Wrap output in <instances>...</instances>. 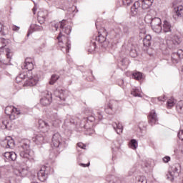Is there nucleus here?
I'll return each instance as SVG.
<instances>
[{"mask_svg":"<svg viewBox=\"0 0 183 183\" xmlns=\"http://www.w3.org/2000/svg\"><path fill=\"white\" fill-rule=\"evenodd\" d=\"M66 24V20H62L57 23L54 21L51 23V29L52 31H58V28L61 29L56 39L59 41V46L61 48V51L68 53L69 52V49H71V40L62 34V32H64L66 35H69L72 31V28L71 26H67Z\"/></svg>","mask_w":183,"mask_h":183,"instance_id":"f257e3e1","label":"nucleus"},{"mask_svg":"<svg viewBox=\"0 0 183 183\" xmlns=\"http://www.w3.org/2000/svg\"><path fill=\"white\" fill-rule=\"evenodd\" d=\"M19 155L24 161L35 162V154L31 150V141L24 139L18 147Z\"/></svg>","mask_w":183,"mask_h":183,"instance_id":"f03ea898","label":"nucleus"},{"mask_svg":"<svg viewBox=\"0 0 183 183\" xmlns=\"http://www.w3.org/2000/svg\"><path fill=\"white\" fill-rule=\"evenodd\" d=\"M6 41L4 38H0V66L1 65H11V61L14 53L10 49H6Z\"/></svg>","mask_w":183,"mask_h":183,"instance_id":"7ed1b4c3","label":"nucleus"},{"mask_svg":"<svg viewBox=\"0 0 183 183\" xmlns=\"http://www.w3.org/2000/svg\"><path fill=\"white\" fill-rule=\"evenodd\" d=\"M144 21L147 24H150L152 29L156 32V34H160V32L162 31V21H161V19L158 17L152 18V16L151 14H147L144 17Z\"/></svg>","mask_w":183,"mask_h":183,"instance_id":"20e7f679","label":"nucleus"},{"mask_svg":"<svg viewBox=\"0 0 183 183\" xmlns=\"http://www.w3.org/2000/svg\"><path fill=\"white\" fill-rule=\"evenodd\" d=\"M51 145H53L54 148H65L66 147H68L66 142L62 141V137L59 133H55L53 134Z\"/></svg>","mask_w":183,"mask_h":183,"instance_id":"39448f33","label":"nucleus"},{"mask_svg":"<svg viewBox=\"0 0 183 183\" xmlns=\"http://www.w3.org/2000/svg\"><path fill=\"white\" fill-rule=\"evenodd\" d=\"M51 174V167L48 166H42L37 173L39 181L45 182L48 179V175Z\"/></svg>","mask_w":183,"mask_h":183,"instance_id":"423d86ee","label":"nucleus"},{"mask_svg":"<svg viewBox=\"0 0 183 183\" xmlns=\"http://www.w3.org/2000/svg\"><path fill=\"white\" fill-rule=\"evenodd\" d=\"M38 81H39V76L37 74H33L32 71H29L24 86H35L38 84Z\"/></svg>","mask_w":183,"mask_h":183,"instance_id":"0eeeda50","label":"nucleus"},{"mask_svg":"<svg viewBox=\"0 0 183 183\" xmlns=\"http://www.w3.org/2000/svg\"><path fill=\"white\" fill-rule=\"evenodd\" d=\"M5 114L9 117L10 119H16L21 112L14 106H7L5 109Z\"/></svg>","mask_w":183,"mask_h":183,"instance_id":"6e6552de","label":"nucleus"},{"mask_svg":"<svg viewBox=\"0 0 183 183\" xmlns=\"http://www.w3.org/2000/svg\"><path fill=\"white\" fill-rule=\"evenodd\" d=\"M95 122V117L89 116L87 117V122L84 126V129H86V135H92V133L94 132V129L92 127H94V123Z\"/></svg>","mask_w":183,"mask_h":183,"instance_id":"1a4fd4ad","label":"nucleus"},{"mask_svg":"<svg viewBox=\"0 0 183 183\" xmlns=\"http://www.w3.org/2000/svg\"><path fill=\"white\" fill-rule=\"evenodd\" d=\"M32 141L36 143V145H42V144L48 142V137H46V134L38 133L32 138Z\"/></svg>","mask_w":183,"mask_h":183,"instance_id":"9d476101","label":"nucleus"},{"mask_svg":"<svg viewBox=\"0 0 183 183\" xmlns=\"http://www.w3.org/2000/svg\"><path fill=\"white\" fill-rule=\"evenodd\" d=\"M131 13L133 16H137L142 14V7L140 0L135 1L131 8Z\"/></svg>","mask_w":183,"mask_h":183,"instance_id":"9b49d317","label":"nucleus"},{"mask_svg":"<svg viewBox=\"0 0 183 183\" xmlns=\"http://www.w3.org/2000/svg\"><path fill=\"white\" fill-rule=\"evenodd\" d=\"M103 31V34H99V36H96L95 40L97 41V42H99V44H102V46H103V48H108V46H109V44L107 41V31L104 29ZM99 34H100L99 31Z\"/></svg>","mask_w":183,"mask_h":183,"instance_id":"f8f14e48","label":"nucleus"},{"mask_svg":"<svg viewBox=\"0 0 183 183\" xmlns=\"http://www.w3.org/2000/svg\"><path fill=\"white\" fill-rule=\"evenodd\" d=\"M179 164L173 165L170 169L169 170V174H167V179H170V181H174V178H177L179 177V172H178V168Z\"/></svg>","mask_w":183,"mask_h":183,"instance_id":"ddd939ff","label":"nucleus"},{"mask_svg":"<svg viewBox=\"0 0 183 183\" xmlns=\"http://www.w3.org/2000/svg\"><path fill=\"white\" fill-rule=\"evenodd\" d=\"M39 129L40 130V132L46 135L48 131L51 129V126L47 122L40 119L39 120Z\"/></svg>","mask_w":183,"mask_h":183,"instance_id":"4468645a","label":"nucleus"},{"mask_svg":"<svg viewBox=\"0 0 183 183\" xmlns=\"http://www.w3.org/2000/svg\"><path fill=\"white\" fill-rule=\"evenodd\" d=\"M52 102V94L47 92L44 97L40 99V104L42 107H48Z\"/></svg>","mask_w":183,"mask_h":183,"instance_id":"2eb2a0df","label":"nucleus"},{"mask_svg":"<svg viewBox=\"0 0 183 183\" xmlns=\"http://www.w3.org/2000/svg\"><path fill=\"white\" fill-rule=\"evenodd\" d=\"M29 170L28 169L19 167L14 169V174L16 177L19 178H25L28 175Z\"/></svg>","mask_w":183,"mask_h":183,"instance_id":"dca6fc26","label":"nucleus"},{"mask_svg":"<svg viewBox=\"0 0 183 183\" xmlns=\"http://www.w3.org/2000/svg\"><path fill=\"white\" fill-rule=\"evenodd\" d=\"M148 121L149 124L152 126L158 124V116L157 115V112L155 110H152L148 115Z\"/></svg>","mask_w":183,"mask_h":183,"instance_id":"f3484780","label":"nucleus"},{"mask_svg":"<svg viewBox=\"0 0 183 183\" xmlns=\"http://www.w3.org/2000/svg\"><path fill=\"white\" fill-rule=\"evenodd\" d=\"M34 60L31 58H26L24 65L21 66L22 69H27V72H32L34 69Z\"/></svg>","mask_w":183,"mask_h":183,"instance_id":"a211bd4d","label":"nucleus"},{"mask_svg":"<svg viewBox=\"0 0 183 183\" xmlns=\"http://www.w3.org/2000/svg\"><path fill=\"white\" fill-rule=\"evenodd\" d=\"M55 97L57 98H59L61 101H66V94L68 92L66 91H64L62 89H56L54 92Z\"/></svg>","mask_w":183,"mask_h":183,"instance_id":"6ab92c4d","label":"nucleus"},{"mask_svg":"<svg viewBox=\"0 0 183 183\" xmlns=\"http://www.w3.org/2000/svg\"><path fill=\"white\" fill-rule=\"evenodd\" d=\"M72 124L73 125H75L76 122L74 121L71 115H67L64 120L63 128H65V129H66V128H71V125H72Z\"/></svg>","mask_w":183,"mask_h":183,"instance_id":"aec40b11","label":"nucleus"},{"mask_svg":"<svg viewBox=\"0 0 183 183\" xmlns=\"http://www.w3.org/2000/svg\"><path fill=\"white\" fill-rule=\"evenodd\" d=\"M182 50H179L177 52H174L172 54V61L173 64H178V61H179L180 58H182Z\"/></svg>","mask_w":183,"mask_h":183,"instance_id":"412c9836","label":"nucleus"},{"mask_svg":"<svg viewBox=\"0 0 183 183\" xmlns=\"http://www.w3.org/2000/svg\"><path fill=\"white\" fill-rule=\"evenodd\" d=\"M44 27H42V26H39L36 24H31L30 29L27 33V36H29L33 32H36V31H42Z\"/></svg>","mask_w":183,"mask_h":183,"instance_id":"4be33fe9","label":"nucleus"},{"mask_svg":"<svg viewBox=\"0 0 183 183\" xmlns=\"http://www.w3.org/2000/svg\"><path fill=\"white\" fill-rule=\"evenodd\" d=\"M114 101H111L109 102L107 108L104 109V111L106 114H108L109 115H112L114 114V109H115V107H114Z\"/></svg>","mask_w":183,"mask_h":183,"instance_id":"5701e85b","label":"nucleus"},{"mask_svg":"<svg viewBox=\"0 0 183 183\" xmlns=\"http://www.w3.org/2000/svg\"><path fill=\"white\" fill-rule=\"evenodd\" d=\"M112 127L116 131L117 134L119 135L122 134V131H124V127L121 123L114 122L112 124Z\"/></svg>","mask_w":183,"mask_h":183,"instance_id":"b1692460","label":"nucleus"},{"mask_svg":"<svg viewBox=\"0 0 183 183\" xmlns=\"http://www.w3.org/2000/svg\"><path fill=\"white\" fill-rule=\"evenodd\" d=\"M174 18H177L175 16H177L178 18H181V16H182V11H183L182 6H178L177 7H174Z\"/></svg>","mask_w":183,"mask_h":183,"instance_id":"393cba45","label":"nucleus"},{"mask_svg":"<svg viewBox=\"0 0 183 183\" xmlns=\"http://www.w3.org/2000/svg\"><path fill=\"white\" fill-rule=\"evenodd\" d=\"M172 31V26L168 21H164L163 24V31L171 32Z\"/></svg>","mask_w":183,"mask_h":183,"instance_id":"a878e982","label":"nucleus"},{"mask_svg":"<svg viewBox=\"0 0 183 183\" xmlns=\"http://www.w3.org/2000/svg\"><path fill=\"white\" fill-rule=\"evenodd\" d=\"M106 181L107 182H109V183H119V179L112 175H107L106 177Z\"/></svg>","mask_w":183,"mask_h":183,"instance_id":"bb28decb","label":"nucleus"},{"mask_svg":"<svg viewBox=\"0 0 183 183\" xmlns=\"http://www.w3.org/2000/svg\"><path fill=\"white\" fill-rule=\"evenodd\" d=\"M140 4H142V9H149L151 8L152 4L151 2H149L148 0H139Z\"/></svg>","mask_w":183,"mask_h":183,"instance_id":"cd10ccee","label":"nucleus"},{"mask_svg":"<svg viewBox=\"0 0 183 183\" xmlns=\"http://www.w3.org/2000/svg\"><path fill=\"white\" fill-rule=\"evenodd\" d=\"M46 16H48V11H40L38 12V19H42L44 21L46 19Z\"/></svg>","mask_w":183,"mask_h":183,"instance_id":"c85d7f7f","label":"nucleus"},{"mask_svg":"<svg viewBox=\"0 0 183 183\" xmlns=\"http://www.w3.org/2000/svg\"><path fill=\"white\" fill-rule=\"evenodd\" d=\"M151 35H147L143 39V45L144 46H149L151 45Z\"/></svg>","mask_w":183,"mask_h":183,"instance_id":"c756f323","label":"nucleus"},{"mask_svg":"<svg viewBox=\"0 0 183 183\" xmlns=\"http://www.w3.org/2000/svg\"><path fill=\"white\" fill-rule=\"evenodd\" d=\"M132 95H133V97H141V89L134 87L132 89V92H131Z\"/></svg>","mask_w":183,"mask_h":183,"instance_id":"7c9ffc66","label":"nucleus"},{"mask_svg":"<svg viewBox=\"0 0 183 183\" xmlns=\"http://www.w3.org/2000/svg\"><path fill=\"white\" fill-rule=\"evenodd\" d=\"M132 76L134 79H137V81H141L142 79V73L139 71L133 72Z\"/></svg>","mask_w":183,"mask_h":183,"instance_id":"2f4dec72","label":"nucleus"},{"mask_svg":"<svg viewBox=\"0 0 183 183\" xmlns=\"http://www.w3.org/2000/svg\"><path fill=\"white\" fill-rule=\"evenodd\" d=\"M58 79H59V75L52 74L49 83L50 85H54L56 82V81H58Z\"/></svg>","mask_w":183,"mask_h":183,"instance_id":"473e14b6","label":"nucleus"},{"mask_svg":"<svg viewBox=\"0 0 183 183\" xmlns=\"http://www.w3.org/2000/svg\"><path fill=\"white\" fill-rule=\"evenodd\" d=\"M176 109L179 114H183V100L179 101L176 106Z\"/></svg>","mask_w":183,"mask_h":183,"instance_id":"72a5a7b5","label":"nucleus"},{"mask_svg":"<svg viewBox=\"0 0 183 183\" xmlns=\"http://www.w3.org/2000/svg\"><path fill=\"white\" fill-rule=\"evenodd\" d=\"M130 147L132 149H137L138 148V142L136 139H132L130 141Z\"/></svg>","mask_w":183,"mask_h":183,"instance_id":"f704fd0d","label":"nucleus"},{"mask_svg":"<svg viewBox=\"0 0 183 183\" xmlns=\"http://www.w3.org/2000/svg\"><path fill=\"white\" fill-rule=\"evenodd\" d=\"M6 148H14L15 147V142L14 139L6 140Z\"/></svg>","mask_w":183,"mask_h":183,"instance_id":"c9c22d12","label":"nucleus"},{"mask_svg":"<svg viewBox=\"0 0 183 183\" xmlns=\"http://www.w3.org/2000/svg\"><path fill=\"white\" fill-rule=\"evenodd\" d=\"M174 105H175V99H174L173 98L169 99L167 101V108H169V109H171V108H172Z\"/></svg>","mask_w":183,"mask_h":183,"instance_id":"e433bc0d","label":"nucleus"},{"mask_svg":"<svg viewBox=\"0 0 183 183\" xmlns=\"http://www.w3.org/2000/svg\"><path fill=\"white\" fill-rule=\"evenodd\" d=\"M137 183H147V177L144 176H139L137 177Z\"/></svg>","mask_w":183,"mask_h":183,"instance_id":"4c0bfd02","label":"nucleus"},{"mask_svg":"<svg viewBox=\"0 0 183 183\" xmlns=\"http://www.w3.org/2000/svg\"><path fill=\"white\" fill-rule=\"evenodd\" d=\"M28 79V72H24L20 74L17 77L16 79Z\"/></svg>","mask_w":183,"mask_h":183,"instance_id":"58836bf2","label":"nucleus"},{"mask_svg":"<svg viewBox=\"0 0 183 183\" xmlns=\"http://www.w3.org/2000/svg\"><path fill=\"white\" fill-rule=\"evenodd\" d=\"M129 55L132 58H137V56H138V53L135 49H132L129 51Z\"/></svg>","mask_w":183,"mask_h":183,"instance_id":"ea45409f","label":"nucleus"},{"mask_svg":"<svg viewBox=\"0 0 183 183\" xmlns=\"http://www.w3.org/2000/svg\"><path fill=\"white\" fill-rule=\"evenodd\" d=\"M16 159V153L11 152L10 156L9 157V161H15Z\"/></svg>","mask_w":183,"mask_h":183,"instance_id":"a19ab883","label":"nucleus"},{"mask_svg":"<svg viewBox=\"0 0 183 183\" xmlns=\"http://www.w3.org/2000/svg\"><path fill=\"white\" fill-rule=\"evenodd\" d=\"M2 124H3L2 128L6 129V128H8V124H9V121L3 120Z\"/></svg>","mask_w":183,"mask_h":183,"instance_id":"79ce46f5","label":"nucleus"},{"mask_svg":"<svg viewBox=\"0 0 183 183\" xmlns=\"http://www.w3.org/2000/svg\"><path fill=\"white\" fill-rule=\"evenodd\" d=\"M7 183H16V179L15 177H9L7 179Z\"/></svg>","mask_w":183,"mask_h":183,"instance_id":"37998d69","label":"nucleus"},{"mask_svg":"<svg viewBox=\"0 0 183 183\" xmlns=\"http://www.w3.org/2000/svg\"><path fill=\"white\" fill-rule=\"evenodd\" d=\"M174 40L175 41L176 44H177V45H179V44H181V38H179V36H174Z\"/></svg>","mask_w":183,"mask_h":183,"instance_id":"c03bdc74","label":"nucleus"},{"mask_svg":"<svg viewBox=\"0 0 183 183\" xmlns=\"http://www.w3.org/2000/svg\"><path fill=\"white\" fill-rule=\"evenodd\" d=\"M97 117H98L99 121H102V118H104V116L102 115V112L98 111Z\"/></svg>","mask_w":183,"mask_h":183,"instance_id":"a18cd8bd","label":"nucleus"},{"mask_svg":"<svg viewBox=\"0 0 183 183\" xmlns=\"http://www.w3.org/2000/svg\"><path fill=\"white\" fill-rule=\"evenodd\" d=\"M123 32L124 34H128L129 32V27H128V26H124Z\"/></svg>","mask_w":183,"mask_h":183,"instance_id":"49530a36","label":"nucleus"},{"mask_svg":"<svg viewBox=\"0 0 183 183\" xmlns=\"http://www.w3.org/2000/svg\"><path fill=\"white\" fill-rule=\"evenodd\" d=\"M169 161H171V157H169V156H166L163 158V162L166 164L169 162Z\"/></svg>","mask_w":183,"mask_h":183,"instance_id":"de8ad7c7","label":"nucleus"},{"mask_svg":"<svg viewBox=\"0 0 183 183\" xmlns=\"http://www.w3.org/2000/svg\"><path fill=\"white\" fill-rule=\"evenodd\" d=\"M77 147H79L81 149H85V148H86V145H85L84 143H78Z\"/></svg>","mask_w":183,"mask_h":183,"instance_id":"09e8293b","label":"nucleus"},{"mask_svg":"<svg viewBox=\"0 0 183 183\" xmlns=\"http://www.w3.org/2000/svg\"><path fill=\"white\" fill-rule=\"evenodd\" d=\"M133 0H123L124 5H131Z\"/></svg>","mask_w":183,"mask_h":183,"instance_id":"8fccbe9b","label":"nucleus"},{"mask_svg":"<svg viewBox=\"0 0 183 183\" xmlns=\"http://www.w3.org/2000/svg\"><path fill=\"white\" fill-rule=\"evenodd\" d=\"M11 29H12V31H16L17 32V31H19L20 27L18 26L12 25Z\"/></svg>","mask_w":183,"mask_h":183,"instance_id":"3c124183","label":"nucleus"},{"mask_svg":"<svg viewBox=\"0 0 183 183\" xmlns=\"http://www.w3.org/2000/svg\"><path fill=\"white\" fill-rule=\"evenodd\" d=\"M135 171H136V170H135V168H133V169H130V170L129 171V177H132V175H134Z\"/></svg>","mask_w":183,"mask_h":183,"instance_id":"603ef678","label":"nucleus"},{"mask_svg":"<svg viewBox=\"0 0 183 183\" xmlns=\"http://www.w3.org/2000/svg\"><path fill=\"white\" fill-rule=\"evenodd\" d=\"M158 101H161L162 102H164V101L167 100V97L163 96V97H159L157 98Z\"/></svg>","mask_w":183,"mask_h":183,"instance_id":"864d4df0","label":"nucleus"},{"mask_svg":"<svg viewBox=\"0 0 183 183\" xmlns=\"http://www.w3.org/2000/svg\"><path fill=\"white\" fill-rule=\"evenodd\" d=\"M11 154V152H6L4 153V158H6V159H9V156Z\"/></svg>","mask_w":183,"mask_h":183,"instance_id":"5fc2aeb1","label":"nucleus"},{"mask_svg":"<svg viewBox=\"0 0 183 183\" xmlns=\"http://www.w3.org/2000/svg\"><path fill=\"white\" fill-rule=\"evenodd\" d=\"M177 137H178V138H179L180 139H181V138H183V130H180V131L178 132Z\"/></svg>","mask_w":183,"mask_h":183,"instance_id":"6e6d98bb","label":"nucleus"},{"mask_svg":"<svg viewBox=\"0 0 183 183\" xmlns=\"http://www.w3.org/2000/svg\"><path fill=\"white\" fill-rule=\"evenodd\" d=\"M92 51H95V49L97 48V44L95 42H93L91 45Z\"/></svg>","mask_w":183,"mask_h":183,"instance_id":"4d7b16f0","label":"nucleus"},{"mask_svg":"<svg viewBox=\"0 0 183 183\" xmlns=\"http://www.w3.org/2000/svg\"><path fill=\"white\" fill-rule=\"evenodd\" d=\"M95 25H96L97 29H98V28H99V22L98 21H97L95 23Z\"/></svg>","mask_w":183,"mask_h":183,"instance_id":"13d9d810","label":"nucleus"},{"mask_svg":"<svg viewBox=\"0 0 183 183\" xmlns=\"http://www.w3.org/2000/svg\"><path fill=\"white\" fill-rule=\"evenodd\" d=\"M118 35H122V31L119 30V31L117 32Z\"/></svg>","mask_w":183,"mask_h":183,"instance_id":"bf43d9fd","label":"nucleus"},{"mask_svg":"<svg viewBox=\"0 0 183 183\" xmlns=\"http://www.w3.org/2000/svg\"><path fill=\"white\" fill-rule=\"evenodd\" d=\"M81 165L82 167H89V163L88 164H81Z\"/></svg>","mask_w":183,"mask_h":183,"instance_id":"052dcab7","label":"nucleus"},{"mask_svg":"<svg viewBox=\"0 0 183 183\" xmlns=\"http://www.w3.org/2000/svg\"><path fill=\"white\" fill-rule=\"evenodd\" d=\"M46 46V43H43L41 45V48H45Z\"/></svg>","mask_w":183,"mask_h":183,"instance_id":"680f3d73","label":"nucleus"},{"mask_svg":"<svg viewBox=\"0 0 183 183\" xmlns=\"http://www.w3.org/2000/svg\"><path fill=\"white\" fill-rule=\"evenodd\" d=\"M2 24L1 23H0V32H1V31H2Z\"/></svg>","mask_w":183,"mask_h":183,"instance_id":"e2e57ef3","label":"nucleus"},{"mask_svg":"<svg viewBox=\"0 0 183 183\" xmlns=\"http://www.w3.org/2000/svg\"><path fill=\"white\" fill-rule=\"evenodd\" d=\"M145 167H146V168H148V167H149V164L147 163V164H145Z\"/></svg>","mask_w":183,"mask_h":183,"instance_id":"0e129e2a","label":"nucleus"},{"mask_svg":"<svg viewBox=\"0 0 183 183\" xmlns=\"http://www.w3.org/2000/svg\"><path fill=\"white\" fill-rule=\"evenodd\" d=\"M59 122H61V120L58 119L57 120V124H59Z\"/></svg>","mask_w":183,"mask_h":183,"instance_id":"69168bd1","label":"nucleus"},{"mask_svg":"<svg viewBox=\"0 0 183 183\" xmlns=\"http://www.w3.org/2000/svg\"><path fill=\"white\" fill-rule=\"evenodd\" d=\"M53 125H55V127H56V125H57V124H55V123H54V124H53Z\"/></svg>","mask_w":183,"mask_h":183,"instance_id":"338daca9","label":"nucleus"},{"mask_svg":"<svg viewBox=\"0 0 183 183\" xmlns=\"http://www.w3.org/2000/svg\"><path fill=\"white\" fill-rule=\"evenodd\" d=\"M181 138V140L183 141V137H180Z\"/></svg>","mask_w":183,"mask_h":183,"instance_id":"774afa93","label":"nucleus"}]
</instances>
